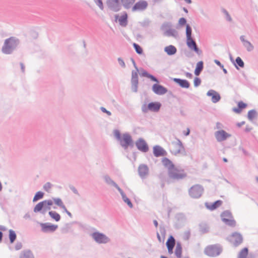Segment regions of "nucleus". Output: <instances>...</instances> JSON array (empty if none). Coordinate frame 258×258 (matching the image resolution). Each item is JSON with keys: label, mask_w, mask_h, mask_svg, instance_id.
<instances>
[{"label": "nucleus", "mask_w": 258, "mask_h": 258, "mask_svg": "<svg viewBox=\"0 0 258 258\" xmlns=\"http://www.w3.org/2000/svg\"><path fill=\"white\" fill-rule=\"evenodd\" d=\"M216 140L218 142H222L226 140L227 139L231 137V135L225 131L221 130L215 133Z\"/></svg>", "instance_id": "obj_9"}, {"label": "nucleus", "mask_w": 258, "mask_h": 258, "mask_svg": "<svg viewBox=\"0 0 258 258\" xmlns=\"http://www.w3.org/2000/svg\"><path fill=\"white\" fill-rule=\"evenodd\" d=\"M7 228L6 227H5L4 226H3V225H0V230L1 231H6L7 230Z\"/></svg>", "instance_id": "obj_55"}, {"label": "nucleus", "mask_w": 258, "mask_h": 258, "mask_svg": "<svg viewBox=\"0 0 258 258\" xmlns=\"http://www.w3.org/2000/svg\"><path fill=\"white\" fill-rule=\"evenodd\" d=\"M168 252L170 254L173 253V249L175 246V243H167Z\"/></svg>", "instance_id": "obj_39"}, {"label": "nucleus", "mask_w": 258, "mask_h": 258, "mask_svg": "<svg viewBox=\"0 0 258 258\" xmlns=\"http://www.w3.org/2000/svg\"><path fill=\"white\" fill-rule=\"evenodd\" d=\"M9 238L11 242H14L16 238V234L12 230H9Z\"/></svg>", "instance_id": "obj_35"}, {"label": "nucleus", "mask_w": 258, "mask_h": 258, "mask_svg": "<svg viewBox=\"0 0 258 258\" xmlns=\"http://www.w3.org/2000/svg\"><path fill=\"white\" fill-rule=\"evenodd\" d=\"M53 205V201L51 200H45L37 204L34 209V212H39L43 210V213L50 210Z\"/></svg>", "instance_id": "obj_3"}, {"label": "nucleus", "mask_w": 258, "mask_h": 258, "mask_svg": "<svg viewBox=\"0 0 258 258\" xmlns=\"http://www.w3.org/2000/svg\"><path fill=\"white\" fill-rule=\"evenodd\" d=\"M118 62H119V63L120 64V66H121L123 67H125V63H124V61H123L122 59H121V58H119L118 59Z\"/></svg>", "instance_id": "obj_51"}, {"label": "nucleus", "mask_w": 258, "mask_h": 258, "mask_svg": "<svg viewBox=\"0 0 258 258\" xmlns=\"http://www.w3.org/2000/svg\"><path fill=\"white\" fill-rule=\"evenodd\" d=\"M21 69H22V70L23 71H24V66H23V64H21Z\"/></svg>", "instance_id": "obj_63"}, {"label": "nucleus", "mask_w": 258, "mask_h": 258, "mask_svg": "<svg viewBox=\"0 0 258 258\" xmlns=\"http://www.w3.org/2000/svg\"><path fill=\"white\" fill-rule=\"evenodd\" d=\"M215 62L217 65H218L219 66H220L221 68H224L223 65V64H222L219 60H215Z\"/></svg>", "instance_id": "obj_53"}, {"label": "nucleus", "mask_w": 258, "mask_h": 258, "mask_svg": "<svg viewBox=\"0 0 258 258\" xmlns=\"http://www.w3.org/2000/svg\"><path fill=\"white\" fill-rule=\"evenodd\" d=\"M166 242H175V240L173 236H169L166 239Z\"/></svg>", "instance_id": "obj_50"}, {"label": "nucleus", "mask_w": 258, "mask_h": 258, "mask_svg": "<svg viewBox=\"0 0 258 258\" xmlns=\"http://www.w3.org/2000/svg\"><path fill=\"white\" fill-rule=\"evenodd\" d=\"M114 134L115 137L118 139L120 140V135L118 131L115 130L114 131Z\"/></svg>", "instance_id": "obj_48"}, {"label": "nucleus", "mask_w": 258, "mask_h": 258, "mask_svg": "<svg viewBox=\"0 0 258 258\" xmlns=\"http://www.w3.org/2000/svg\"><path fill=\"white\" fill-rule=\"evenodd\" d=\"M192 30L189 25L186 26V44L190 50L194 51L198 54L201 53V51L199 49L196 41L191 37Z\"/></svg>", "instance_id": "obj_1"}, {"label": "nucleus", "mask_w": 258, "mask_h": 258, "mask_svg": "<svg viewBox=\"0 0 258 258\" xmlns=\"http://www.w3.org/2000/svg\"><path fill=\"white\" fill-rule=\"evenodd\" d=\"M169 177L173 179H180L186 177V174L183 169L174 167L169 173Z\"/></svg>", "instance_id": "obj_6"}, {"label": "nucleus", "mask_w": 258, "mask_h": 258, "mask_svg": "<svg viewBox=\"0 0 258 258\" xmlns=\"http://www.w3.org/2000/svg\"><path fill=\"white\" fill-rule=\"evenodd\" d=\"M189 133H190V130H189L188 128H187L186 129V131H184V132H183V134H184L185 136H188V135H189Z\"/></svg>", "instance_id": "obj_54"}, {"label": "nucleus", "mask_w": 258, "mask_h": 258, "mask_svg": "<svg viewBox=\"0 0 258 258\" xmlns=\"http://www.w3.org/2000/svg\"><path fill=\"white\" fill-rule=\"evenodd\" d=\"M138 149L143 152H146L148 150V147L146 143L143 140H139L136 143Z\"/></svg>", "instance_id": "obj_15"}, {"label": "nucleus", "mask_w": 258, "mask_h": 258, "mask_svg": "<svg viewBox=\"0 0 258 258\" xmlns=\"http://www.w3.org/2000/svg\"><path fill=\"white\" fill-rule=\"evenodd\" d=\"M256 113L254 111L251 110L248 113V117L249 119L252 120L255 117Z\"/></svg>", "instance_id": "obj_41"}, {"label": "nucleus", "mask_w": 258, "mask_h": 258, "mask_svg": "<svg viewBox=\"0 0 258 258\" xmlns=\"http://www.w3.org/2000/svg\"><path fill=\"white\" fill-rule=\"evenodd\" d=\"M153 153L156 157H159L165 155V151L161 147L156 146L153 148Z\"/></svg>", "instance_id": "obj_21"}, {"label": "nucleus", "mask_w": 258, "mask_h": 258, "mask_svg": "<svg viewBox=\"0 0 258 258\" xmlns=\"http://www.w3.org/2000/svg\"><path fill=\"white\" fill-rule=\"evenodd\" d=\"M164 51L169 55H173L176 52V48L173 45H170L165 47Z\"/></svg>", "instance_id": "obj_24"}, {"label": "nucleus", "mask_w": 258, "mask_h": 258, "mask_svg": "<svg viewBox=\"0 0 258 258\" xmlns=\"http://www.w3.org/2000/svg\"><path fill=\"white\" fill-rule=\"evenodd\" d=\"M221 218L224 223L229 226H234L236 225V222L230 212L224 211L221 214Z\"/></svg>", "instance_id": "obj_8"}, {"label": "nucleus", "mask_w": 258, "mask_h": 258, "mask_svg": "<svg viewBox=\"0 0 258 258\" xmlns=\"http://www.w3.org/2000/svg\"><path fill=\"white\" fill-rule=\"evenodd\" d=\"M133 46L136 51V52L139 54H142L143 53L142 48L137 44L134 43L133 44Z\"/></svg>", "instance_id": "obj_40"}, {"label": "nucleus", "mask_w": 258, "mask_h": 258, "mask_svg": "<svg viewBox=\"0 0 258 258\" xmlns=\"http://www.w3.org/2000/svg\"><path fill=\"white\" fill-rule=\"evenodd\" d=\"M138 71H133L132 81L135 83L136 88H137V84L138 83Z\"/></svg>", "instance_id": "obj_34"}, {"label": "nucleus", "mask_w": 258, "mask_h": 258, "mask_svg": "<svg viewBox=\"0 0 258 258\" xmlns=\"http://www.w3.org/2000/svg\"><path fill=\"white\" fill-rule=\"evenodd\" d=\"M64 210V211L67 213V214H68L70 217H71V216H72V214H71V213L67 210V208H66V210Z\"/></svg>", "instance_id": "obj_58"}, {"label": "nucleus", "mask_w": 258, "mask_h": 258, "mask_svg": "<svg viewBox=\"0 0 258 258\" xmlns=\"http://www.w3.org/2000/svg\"><path fill=\"white\" fill-rule=\"evenodd\" d=\"M203 187L199 184L193 185L189 190V194L193 198H199L203 194Z\"/></svg>", "instance_id": "obj_4"}, {"label": "nucleus", "mask_w": 258, "mask_h": 258, "mask_svg": "<svg viewBox=\"0 0 258 258\" xmlns=\"http://www.w3.org/2000/svg\"><path fill=\"white\" fill-rule=\"evenodd\" d=\"M186 3L190 4L191 3V0H184Z\"/></svg>", "instance_id": "obj_61"}, {"label": "nucleus", "mask_w": 258, "mask_h": 258, "mask_svg": "<svg viewBox=\"0 0 258 258\" xmlns=\"http://www.w3.org/2000/svg\"><path fill=\"white\" fill-rule=\"evenodd\" d=\"M242 240V235L238 233H234L231 236L230 240L233 242H241Z\"/></svg>", "instance_id": "obj_25"}, {"label": "nucleus", "mask_w": 258, "mask_h": 258, "mask_svg": "<svg viewBox=\"0 0 258 258\" xmlns=\"http://www.w3.org/2000/svg\"><path fill=\"white\" fill-rule=\"evenodd\" d=\"M49 215L52 219L55 220L56 221H58L60 219V215L55 212L50 211L49 212Z\"/></svg>", "instance_id": "obj_30"}, {"label": "nucleus", "mask_w": 258, "mask_h": 258, "mask_svg": "<svg viewBox=\"0 0 258 258\" xmlns=\"http://www.w3.org/2000/svg\"><path fill=\"white\" fill-rule=\"evenodd\" d=\"M51 184L50 182H47L45 183L43 186V188L44 190H45L46 191H49L50 188H51Z\"/></svg>", "instance_id": "obj_44"}, {"label": "nucleus", "mask_w": 258, "mask_h": 258, "mask_svg": "<svg viewBox=\"0 0 258 258\" xmlns=\"http://www.w3.org/2000/svg\"><path fill=\"white\" fill-rule=\"evenodd\" d=\"M53 203H54L56 205L59 206L63 210H66V207L63 205L62 201L59 198H54L53 199Z\"/></svg>", "instance_id": "obj_28"}, {"label": "nucleus", "mask_w": 258, "mask_h": 258, "mask_svg": "<svg viewBox=\"0 0 258 258\" xmlns=\"http://www.w3.org/2000/svg\"><path fill=\"white\" fill-rule=\"evenodd\" d=\"M115 3H121L126 9H128L134 4L135 0H113Z\"/></svg>", "instance_id": "obj_16"}, {"label": "nucleus", "mask_w": 258, "mask_h": 258, "mask_svg": "<svg viewBox=\"0 0 258 258\" xmlns=\"http://www.w3.org/2000/svg\"><path fill=\"white\" fill-rule=\"evenodd\" d=\"M175 253L177 257H180L181 256L182 248L179 243H178L176 246Z\"/></svg>", "instance_id": "obj_32"}, {"label": "nucleus", "mask_w": 258, "mask_h": 258, "mask_svg": "<svg viewBox=\"0 0 258 258\" xmlns=\"http://www.w3.org/2000/svg\"><path fill=\"white\" fill-rule=\"evenodd\" d=\"M238 108H234L233 110L236 113H239L242 109L246 107V104L243 102H239L238 104Z\"/></svg>", "instance_id": "obj_31"}, {"label": "nucleus", "mask_w": 258, "mask_h": 258, "mask_svg": "<svg viewBox=\"0 0 258 258\" xmlns=\"http://www.w3.org/2000/svg\"><path fill=\"white\" fill-rule=\"evenodd\" d=\"M117 188H118V189L120 193H121V192H122V193H123V192L122 191V190L120 188L117 187Z\"/></svg>", "instance_id": "obj_64"}, {"label": "nucleus", "mask_w": 258, "mask_h": 258, "mask_svg": "<svg viewBox=\"0 0 258 258\" xmlns=\"http://www.w3.org/2000/svg\"><path fill=\"white\" fill-rule=\"evenodd\" d=\"M203 69V62L202 61L198 62L196 65V68L195 71V74L196 76H199Z\"/></svg>", "instance_id": "obj_26"}, {"label": "nucleus", "mask_w": 258, "mask_h": 258, "mask_svg": "<svg viewBox=\"0 0 258 258\" xmlns=\"http://www.w3.org/2000/svg\"><path fill=\"white\" fill-rule=\"evenodd\" d=\"M186 77L190 79V78H192V76L191 74L189 73H186Z\"/></svg>", "instance_id": "obj_57"}, {"label": "nucleus", "mask_w": 258, "mask_h": 258, "mask_svg": "<svg viewBox=\"0 0 258 258\" xmlns=\"http://www.w3.org/2000/svg\"><path fill=\"white\" fill-rule=\"evenodd\" d=\"M222 204V201L221 200H218L214 203H206V206L208 209L210 210H214L221 206Z\"/></svg>", "instance_id": "obj_20"}, {"label": "nucleus", "mask_w": 258, "mask_h": 258, "mask_svg": "<svg viewBox=\"0 0 258 258\" xmlns=\"http://www.w3.org/2000/svg\"><path fill=\"white\" fill-rule=\"evenodd\" d=\"M173 81L182 88H188L189 87V83L185 80L174 78Z\"/></svg>", "instance_id": "obj_22"}, {"label": "nucleus", "mask_w": 258, "mask_h": 258, "mask_svg": "<svg viewBox=\"0 0 258 258\" xmlns=\"http://www.w3.org/2000/svg\"><path fill=\"white\" fill-rule=\"evenodd\" d=\"M166 236V233L164 231H161L160 234H158V240L161 242V241H164L166 240L165 239Z\"/></svg>", "instance_id": "obj_37"}, {"label": "nucleus", "mask_w": 258, "mask_h": 258, "mask_svg": "<svg viewBox=\"0 0 258 258\" xmlns=\"http://www.w3.org/2000/svg\"><path fill=\"white\" fill-rule=\"evenodd\" d=\"M205 253L210 256H215L219 254V249L214 246H209L205 249Z\"/></svg>", "instance_id": "obj_13"}, {"label": "nucleus", "mask_w": 258, "mask_h": 258, "mask_svg": "<svg viewBox=\"0 0 258 258\" xmlns=\"http://www.w3.org/2000/svg\"><path fill=\"white\" fill-rule=\"evenodd\" d=\"M94 239L97 242H105L107 241L108 238L104 234L99 232H95L92 234Z\"/></svg>", "instance_id": "obj_14"}, {"label": "nucleus", "mask_w": 258, "mask_h": 258, "mask_svg": "<svg viewBox=\"0 0 258 258\" xmlns=\"http://www.w3.org/2000/svg\"><path fill=\"white\" fill-rule=\"evenodd\" d=\"M153 222H154V225H155V227H157V226H158V224L157 221L156 220H154V221H153Z\"/></svg>", "instance_id": "obj_59"}, {"label": "nucleus", "mask_w": 258, "mask_h": 258, "mask_svg": "<svg viewBox=\"0 0 258 258\" xmlns=\"http://www.w3.org/2000/svg\"><path fill=\"white\" fill-rule=\"evenodd\" d=\"M161 106V105L159 102H151L148 105L145 104L143 105L142 110L143 112L145 113L149 110L153 112H157L159 110Z\"/></svg>", "instance_id": "obj_7"}, {"label": "nucleus", "mask_w": 258, "mask_h": 258, "mask_svg": "<svg viewBox=\"0 0 258 258\" xmlns=\"http://www.w3.org/2000/svg\"><path fill=\"white\" fill-rule=\"evenodd\" d=\"M21 258H32V254L30 251L24 252L23 255H21Z\"/></svg>", "instance_id": "obj_43"}, {"label": "nucleus", "mask_w": 258, "mask_h": 258, "mask_svg": "<svg viewBox=\"0 0 258 258\" xmlns=\"http://www.w3.org/2000/svg\"><path fill=\"white\" fill-rule=\"evenodd\" d=\"M132 143L131 137L127 134L123 135L120 139V144L122 147L126 148Z\"/></svg>", "instance_id": "obj_12"}, {"label": "nucleus", "mask_w": 258, "mask_h": 258, "mask_svg": "<svg viewBox=\"0 0 258 258\" xmlns=\"http://www.w3.org/2000/svg\"><path fill=\"white\" fill-rule=\"evenodd\" d=\"M2 237H3V234H2V232L1 231H0V241L2 240Z\"/></svg>", "instance_id": "obj_62"}, {"label": "nucleus", "mask_w": 258, "mask_h": 258, "mask_svg": "<svg viewBox=\"0 0 258 258\" xmlns=\"http://www.w3.org/2000/svg\"><path fill=\"white\" fill-rule=\"evenodd\" d=\"M17 45V41L11 37L5 40L2 48V51L5 54H10Z\"/></svg>", "instance_id": "obj_2"}, {"label": "nucleus", "mask_w": 258, "mask_h": 258, "mask_svg": "<svg viewBox=\"0 0 258 258\" xmlns=\"http://www.w3.org/2000/svg\"><path fill=\"white\" fill-rule=\"evenodd\" d=\"M201 80L198 78H196L194 80V85L196 87L198 86L201 84Z\"/></svg>", "instance_id": "obj_46"}, {"label": "nucleus", "mask_w": 258, "mask_h": 258, "mask_svg": "<svg viewBox=\"0 0 258 258\" xmlns=\"http://www.w3.org/2000/svg\"><path fill=\"white\" fill-rule=\"evenodd\" d=\"M152 90L155 94L160 95H163L167 92L166 88L157 84L153 85Z\"/></svg>", "instance_id": "obj_11"}, {"label": "nucleus", "mask_w": 258, "mask_h": 258, "mask_svg": "<svg viewBox=\"0 0 258 258\" xmlns=\"http://www.w3.org/2000/svg\"><path fill=\"white\" fill-rule=\"evenodd\" d=\"M170 151L172 154L175 155L183 153L184 149L182 143L179 140L172 143L170 148Z\"/></svg>", "instance_id": "obj_5"}, {"label": "nucleus", "mask_w": 258, "mask_h": 258, "mask_svg": "<svg viewBox=\"0 0 258 258\" xmlns=\"http://www.w3.org/2000/svg\"><path fill=\"white\" fill-rule=\"evenodd\" d=\"M147 77L150 79L151 80H152V81H153L154 82H158V80H157V79L151 75L147 74Z\"/></svg>", "instance_id": "obj_49"}, {"label": "nucleus", "mask_w": 258, "mask_h": 258, "mask_svg": "<svg viewBox=\"0 0 258 258\" xmlns=\"http://www.w3.org/2000/svg\"><path fill=\"white\" fill-rule=\"evenodd\" d=\"M101 110L103 112L106 113L108 115H111L110 112L107 111L105 108L102 107Z\"/></svg>", "instance_id": "obj_52"}, {"label": "nucleus", "mask_w": 258, "mask_h": 258, "mask_svg": "<svg viewBox=\"0 0 258 258\" xmlns=\"http://www.w3.org/2000/svg\"><path fill=\"white\" fill-rule=\"evenodd\" d=\"M122 199L125 203H126L130 208L133 207V204L130 200L126 197L124 193L121 192Z\"/></svg>", "instance_id": "obj_36"}, {"label": "nucleus", "mask_w": 258, "mask_h": 258, "mask_svg": "<svg viewBox=\"0 0 258 258\" xmlns=\"http://www.w3.org/2000/svg\"><path fill=\"white\" fill-rule=\"evenodd\" d=\"M248 255L247 248H243L239 252L238 258H246Z\"/></svg>", "instance_id": "obj_29"}, {"label": "nucleus", "mask_w": 258, "mask_h": 258, "mask_svg": "<svg viewBox=\"0 0 258 258\" xmlns=\"http://www.w3.org/2000/svg\"><path fill=\"white\" fill-rule=\"evenodd\" d=\"M240 39L243 42V44L244 43V41H246L244 38V36H241L240 37Z\"/></svg>", "instance_id": "obj_60"}, {"label": "nucleus", "mask_w": 258, "mask_h": 258, "mask_svg": "<svg viewBox=\"0 0 258 258\" xmlns=\"http://www.w3.org/2000/svg\"><path fill=\"white\" fill-rule=\"evenodd\" d=\"M222 127V124L220 122H217L216 123V128L219 129L220 128Z\"/></svg>", "instance_id": "obj_56"}, {"label": "nucleus", "mask_w": 258, "mask_h": 258, "mask_svg": "<svg viewBox=\"0 0 258 258\" xmlns=\"http://www.w3.org/2000/svg\"><path fill=\"white\" fill-rule=\"evenodd\" d=\"M148 173V168L147 166L141 165L139 167V173L142 177L145 176Z\"/></svg>", "instance_id": "obj_23"}, {"label": "nucleus", "mask_w": 258, "mask_h": 258, "mask_svg": "<svg viewBox=\"0 0 258 258\" xmlns=\"http://www.w3.org/2000/svg\"><path fill=\"white\" fill-rule=\"evenodd\" d=\"M127 15L126 13L122 15L118 20L119 24L121 26H125L127 24Z\"/></svg>", "instance_id": "obj_27"}, {"label": "nucleus", "mask_w": 258, "mask_h": 258, "mask_svg": "<svg viewBox=\"0 0 258 258\" xmlns=\"http://www.w3.org/2000/svg\"><path fill=\"white\" fill-rule=\"evenodd\" d=\"M186 21L185 18H181L179 20L178 23L180 25H184L185 24Z\"/></svg>", "instance_id": "obj_47"}, {"label": "nucleus", "mask_w": 258, "mask_h": 258, "mask_svg": "<svg viewBox=\"0 0 258 258\" xmlns=\"http://www.w3.org/2000/svg\"><path fill=\"white\" fill-rule=\"evenodd\" d=\"M207 95L211 97L212 101L214 103L218 102L220 99L219 94L214 90H210L208 91Z\"/></svg>", "instance_id": "obj_19"}, {"label": "nucleus", "mask_w": 258, "mask_h": 258, "mask_svg": "<svg viewBox=\"0 0 258 258\" xmlns=\"http://www.w3.org/2000/svg\"><path fill=\"white\" fill-rule=\"evenodd\" d=\"M236 63L240 67L242 68L244 67V62L240 57H237L236 58Z\"/></svg>", "instance_id": "obj_42"}, {"label": "nucleus", "mask_w": 258, "mask_h": 258, "mask_svg": "<svg viewBox=\"0 0 258 258\" xmlns=\"http://www.w3.org/2000/svg\"><path fill=\"white\" fill-rule=\"evenodd\" d=\"M243 45L247 48L248 51H251L253 48L252 45L248 41H244Z\"/></svg>", "instance_id": "obj_38"}, {"label": "nucleus", "mask_w": 258, "mask_h": 258, "mask_svg": "<svg viewBox=\"0 0 258 258\" xmlns=\"http://www.w3.org/2000/svg\"><path fill=\"white\" fill-rule=\"evenodd\" d=\"M42 230L44 232L54 231L57 228L56 225H52L48 223L41 224Z\"/></svg>", "instance_id": "obj_17"}, {"label": "nucleus", "mask_w": 258, "mask_h": 258, "mask_svg": "<svg viewBox=\"0 0 258 258\" xmlns=\"http://www.w3.org/2000/svg\"><path fill=\"white\" fill-rule=\"evenodd\" d=\"M44 194L41 191H38L33 198V201L36 202L43 198Z\"/></svg>", "instance_id": "obj_33"}, {"label": "nucleus", "mask_w": 258, "mask_h": 258, "mask_svg": "<svg viewBox=\"0 0 258 258\" xmlns=\"http://www.w3.org/2000/svg\"><path fill=\"white\" fill-rule=\"evenodd\" d=\"M162 162L164 166L168 169V173L175 167L172 162L167 158H164Z\"/></svg>", "instance_id": "obj_18"}, {"label": "nucleus", "mask_w": 258, "mask_h": 258, "mask_svg": "<svg viewBox=\"0 0 258 258\" xmlns=\"http://www.w3.org/2000/svg\"><path fill=\"white\" fill-rule=\"evenodd\" d=\"M95 2L101 10L103 9V6L102 0H95Z\"/></svg>", "instance_id": "obj_45"}, {"label": "nucleus", "mask_w": 258, "mask_h": 258, "mask_svg": "<svg viewBox=\"0 0 258 258\" xmlns=\"http://www.w3.org/2000/svg\"><path fill=\"white\" fill-rule=\"evenodd\" d=\"M148 7V3L145 1H141L137 3L133 6L132 10L136 11H143L145 10Z\"/></svg>", "instance_id": "obj_10"}]
</instances>
